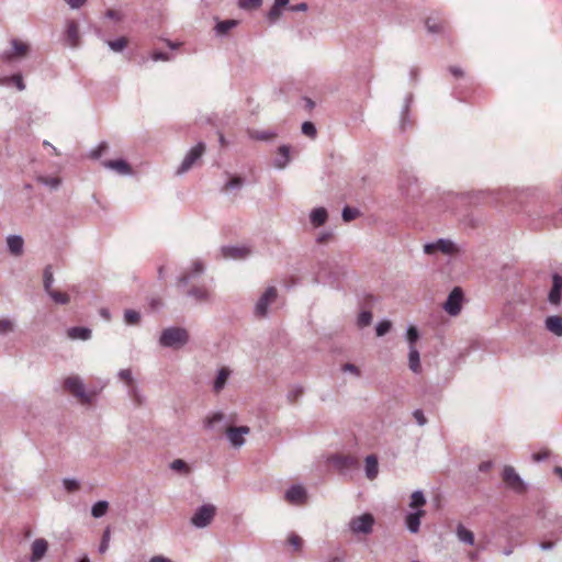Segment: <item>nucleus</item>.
<instances>
[{"instance_id": "nucleus-1", "label": "nucleus", "mask_w": 562, "mask_h": 562, "mask_svg": "<svg viewBox=\"0 0 562 562\" xmlns=\"http://www.w3.org/2000/svg\"><path fill=\"white\" fill-rule=\"evenodd\" d=\"M190 340L189 331L184 327L171 326L165 328L159 337V345L165 348L180 349Z\"/></svg>"}, {"instance_id": "nucleus-2", "label": "nucleus", "mask_w": 562, "mask_h": 562, "mask_svg": "<svg viewBox=\"0 0 562 562\" xmlns=\"http://www.w3.org/2000/svg\"><path fill=\"white\" fill-rule=\"evenodd\" d=\"M215 514L216 507L213 504H204L195 510L190 521L195 528H205L212 522Z\"/></svg>"}, {"instance_id": "nucleus-3", "label": "nucleus", "mask_w": 562, "mask_h": 562, "mask_svg": "<svg viewBox=\"0 0 562 562\" xmlns=\"http://www.w3.org/2000/svg\"><path fill=\"white\" fill-rule=\"evenodd\" d=\"M205 147L206 146L203 142H199L194 147H192L184 156L176 173L178 176H181L188 172L194 166V164L203 156V154L205 153Z\"/></svg>"}, {"instance_id": "nucleus-4", "label": "nucleus", "mask_w": 562, "mask_h": 562, "mask_svg": "<svg viewBox=\"0 0 562 562\" xmlns=\"http://www.w3.org/2000/svg\"><path fill=\"white\" fill-rule=\"evenodd\" d=\"M64 387L71 393L74 396L79 398L82 403L89 404L92 401V396L86 393L85 385L80 378L69 376L64 382Z\"/></svg>"}, {"instance_id": "nucleus-5", "label": "nucleus", "mask_w": 562, "mask_h": 562, "mask_svg": "<svg viewBox=\"0 0 562 562\" xmlns=\"http://www.w3.org/2000/svg\"><path fill=\"white\" fill-rule=\"evenodd\" d=\"M277 296V289L274 286H269L257 301L255 305V315L261 318L266 317L269 305L276 301Z\"/></svg>"}, {"instance_id": "nucleus-6", "label": "nucleus", "mask_w": 562, "mask_h": 562, "mask_svg": "<svg viewBox=\"0 0 562 562\" xmlns=\"http://www.w3.org/2000/svg\"><path fill=\"white\" fill-rule=\"evenodd\" d=\"M503 481L505 484L517 493H521L526 490V485L521 477L517 474L512 465H505L503 470Z\"/></svg>"}, {"instance_id": "nucleus-7", "label": "nucleus", "mask_w": 562, "mask_h": 562, "mask_svg": "<svg viewBox=\"0 0 562 562\" xmlns=\"http://www.w3.org/2000/svg\"><path fill=\"white\" fill-rule=\"evenodd\" d=\"M424 251L428 255H432L437 251H441L445 255H452L457 251V246L450 239L439 238L434 243L426 244L424 246Z\"/></svg>"}, {"instance_id": "nucleus-8", "label": "nucleus", "mask_w": 562, "mask_h": 562, "mask_svg": "<svg viewBox=\"0 0 562 562\" xmlns=\"http://www.w3.org/2000/svg\"><path fill=\"white\" fill-rule=\"evenodd\" d=\"M374 518L371 514H363L351 519L349 526L355 533H369L372 530Z\"/></svg>"}, {"instance_id": "nucleus-9", "label": "nucleus", "mask_w": 562, "mask_h": 562, "mask_svg": "<svg viewBox=\"0 0 562 562\" xmlns=\"http://www.w3.org/2000/svg\"><path fill=\"white\" fill-rule=\"evenodd\" d=\"M250 432V428L248 426H232L226 429V435L235 448H240L245 443V435H248Z\"/></svg>"}, {"instance_id": "nucleus-10", "label": "nucleus", "mask_w": 562, "mask_h": 562, "mask_svg": "<svg viewBox=\"0 0 562 562\" xmlns=\"http://www.w3.org/2000/svg\"><path fill=\"white\" fill-rule=\"evenodd\" d=\"M333 465L339 471H348L358 468L359 463L356 457L335 454L330 459Z\"/></svg>"}, {"instance_id": "nucleus-11", "label": "nucleus", "mask_w": 562, "mask_h": 562, "mask_svg": "<svg viewBox=\"0 0 562 562\" xmlns=\"http://www.w3.org/2000/svg\"><path fill=\"white\" fill-rule=\"evenodd\" d=\"M561 294H562V277L559 273H554L552 276V288L548 294V301L552 305L561 304Z\"/></svg>"}, {"instance_id": "nucleus-12", "label": "nucleus", "mask_w": 562, "mask_h": 562, "mask_svg": "<svg viewBox=\"0 0 562 562\" xmlns=\"http://www.w3.org/2000/svg\"><path fill=\"white\" fill-rule=\"evenodd\" d=\"M221 251L227 259H245L250 254V249L245 246H224Z\"/></svg>"}, {"instance_id": "nucleus-13", "label": "nucleus", "mask_w": 562, "mask_h": 562, "mask_svg": "<svg viewBox=\"0 0 562 562\" xmlns=\"http://www.w3.org/2000/svg\"><path fill=\"white\" fill-rule=\"evenodd\" d=\"M65 41L68 46L76 48L80 43L79 29L76 21H68L65 31Z\"/></svg>"}, {"instance_id": "nucleus-14", "label": "nucleus", "mask_w": 562, "mask_h": 562, "mask_svg": "<svg viewBox=\"0 0 562 562\" xmlns=\"http://www.w3.org/2000/svg\"><path fill=\"white\" fill-rule=\"evenodd\" d=\"M12 50L5 52L2 54V58L5 60H11L15 57L24 56L29 50V45L20 42L19 40L13 38L11 41Z\"/></svg>"}, {"instance_id": "nucleus-15", "label": "nucleus", "mask_w": 562, "mask_h": 562, "mask_svg": "<svg viewBox=\"0 0 562 562\" xmlns=\"http://www.w3.org/2000/svg\"><path fill=\"white\" fill-rule=\"evenodd\" d=\"M425 515L424 509L408 513L405 517V525L409 532L417 533L420 527V518Z\"/></svg>"}, {"instance_id": "nucleus-16", "label": "nucleus", "mask_w": 562, "mask_h": 562, "mask_svg": "<svg viewBox=\"0 0 562 562\" xmlns=\"http://www.w3.org/2000/svg\"><path fill=\"white\" fill-rule=\"evenodd\" d=\"M204 272V266L200 260L193 262L192 269L188 273H183L178 278V285L186 286L191 279L201 276Z\"/></svg>"}, {"instance_id": "nucleus-17", "label": "nucleus", "mask_w": 562, "mask_h": 562, "mask_svg": "<svg viewBox=\"0 0 562 562\" xmlns=\"http://www.w3.org/2000/svg\"><path fill=\"white\" fill-rule=\"evenodd\" d=\"M48 549V542L43 539L38 538L34 540L32 543V554L30 557V562H38L47 552Z\"/></svg>"}, {"instance_id": "nucleus-18", "label": "nucleus", "mask_w": 562, "mask_h": 562, "mask_svg": "<svg viewBox=\"0 0 562 562\" xmlns=\"http://www.w3.org/2000/svg\"><path fill=\"white\" fill-rule=\"evenodd\" d=\"M102 165L108 168L116 171L120 175L127 176L132 173V168L128 162L124 159H114V160H105Z\"/></svg>"}, {"instance_id": "nucleus-19", "label": "nucleus", "mask_w": 562, "mask_h": 562, "mask_svg": "<svg viewBox=\"0 0 562 562\" xmlns=\"http://www.w3.org/2000/svg\"><path fill=\"white\" fill-rule=\"evenodd\" d=\"M306 498V491L301 485H292L285 492V499L292 504H300Z\"/></svg>"}, {"instance_id": "nucleus-20", "label": "nucleus", "mask_w": 562, "mask_h": 562, "mask_svg": "<svg viewBox=\"0 0 562 562\" xmlns=\"http://www.w3.org/2000/svg\"><path fill=\"white\" fill-rule=\"evenodd\" d=\"M7 246L11 255L19 257L23 254L24 240L21 235H9Z\"/></svg>"}, {"instance_id": "nucleus-21", "label": "nucleus", "mask_w": 562, "mask_h": 562, "mask_svg": "<svg viewBox=\"0 0 562 562\" xmlns=\"http://www.w3.org/2000/svg\"><path fill=\"white\" fill-rule=\"evenodd\" d=\"M328 220V212L325 207H315L310 213V222L314 227L323 226Z\"/></svg>"}, {"instance_id": "nucleus-22", "label": "nucleus", "mask_w": 562, "mask_h": 562, "mask_svg": "<svg viewBox=\"0 0 562 562\" xmlns=\"http://www.w3.org/2000/svg\"><path fill=\"white\" fill-rule=\"evenodd\" d=\"M413 99H414L413 93H408L404 100V104H403V108L401 111V121H400V128L403 132L406 130L407 126L411 125V121L408 120V113H409L411 105L413 103Z\"/></svg>"}, {"instance_id": "nucleus-23", "label": "nucleus", "mask_w": 562, "mask_h": 562, "mask_svg": "<svg viewBox=\"0 0 562 562\" xmlns=\"http://www.w3.org/2000/svg\"><path fill=\"white\" fill-rule=\"evenodd\" d=\"M546 329L555 336H562V316H548L544 321Z\"/></svg>"}, {"instance_id": "nucleus-24", "label": "nucleus", "mask_w": 562, "mask_h": 562, "mask_svg": "<svg viewBox=\"0 0 562 562\" xmlns=\"http://www.w3.org/2000/svg\"><path fill=\"white\" fill-rule=\"evenodd\" d=\"M290 162V146L281 145L278 148V156L276 157L273 165L278 169H283Z\"/></svg>"}, {"instance_id": "nucleus-25", "label": "nucleus", "mask_w": 562, "mask_h": 562, "mask_svg": "<svg viewBox=\"0 0 562 562\" xmlns=\"http://www.w3.org/2000/svg\"><path fill=\"white\" fill-rule=\"evenodd\" d=\"M67 335L70 339L88 340L91 338V329L88 327L75 326L67 330Z\"/></svg>"}, {"instance_id": "nucleus-26", "label": "nucleus", "mask_w": 562, "mask_h": 562, "mask_svg": "<svg viewBox=\"0 0 562 562\" xmlns=\"http://www.w3.org/2000/svg\"><path fill=\"white\" fill-rule=\"evenodd\" d=\"M379 473V462L374 454H370L366 458V476L369 480H374Z\"/></svg>"}, {"instance_id": "nucleus-27", "label": "nucleus", "mask_w": 562, "mask_h": 562, "mask_svg": "<svg viewBox=\"0 0 562 562\" xmlns=\"http://www.w3.org/2000/svg\"><path fill=\"white\" fill-rule=\"evenodd\" d=\"M187 295L193 297L196 302H209L211 294L206 288L193 286L188 290Z\"/></svg>"}, {"instance_id": "nucleus-28", "label": "nucleus", "mask_w": 562, "mask_h": 562, "mask_svg": "<svg viewBox=\"0 0 562 562\" xmlns=\"http://www.w3.org/2000/svg\"><path fill=\"white\" fill-rule=\"evenodd\" d=\"M408 366H409V369L414 372V373H419L420 372V356H419V351L417 350L416 346H409V351H408Z\"/></svg>"}, {"instance_id": "nucleus-29", "label": "nucleus", "mask_w": 562, "mask_h": 562, "mask_svg": "<svg viewBox=\"0 0 562 562\" xmlns=\"http://www.w3.org/2000/svg\"><path fill=\"white\" fill-rule=\"evenodd\" d=\"M443 310L451 316H457V286H454L443 304Z\"/></svg>"}, {"instance_id": "nucleus-30", "label": "nucleus", "mask_w": 562, "mask_h": 562, "mask_svg": "<svg viewBox=\"0 0 562 562\" xmlns=\"http://www.w3.org/2000/svg\"><path fill=\"white\" fill-rule=\"evenodd\" d=\"M249 136H250V138L256 139V140L268 142V140L276 138L277 133L274 131H270V130H268V131L252 130V131H249Z\"/></svg>"}, {"instance_id": "nucleus-31", "label": "nucleus", "mask_w": 562, "mask_h": 562, "mask_svg": "<svg viewBox=\"0 0 562 562\" xmlns=\"http://www.w3.org/2000/svg\"><path fill=\"white\" fill-rule=\"evenodd\" d=\"M231 374V371L227 368H222L216 375V379L214 381V391L220 392L226 384L227 379Z\"/></svg>"}, {"instance_id": "nucleus-32", "label": "nucleus", "mask_w": 562, "mask_h": 562, "mask_svg": "<svg viewBox=\"0 0 562 562\" xmlns=\"http://www.w3.org/2000/svg\"><path fill=\"white\" fill-rule=\"evenodd\" d=\"M426 504L425 495L422 491H415L411 496L409 507L412 509L418 510L423 509V506Z\"/></svg>"}, {"instance_id": "nucleus-33", "label": "nucleus", "mask_w": 562, "mask_h": 562, "mask_svg": "<svg viewBox=\"0 0 562 562\" xmlns=\"http://www.w3.org/2000/svg\"><path fill=\"white\" fill-rule=\"evenodd\" d=\"M459 541L469 546H477L475 543L474 533L459 524Z\"/></svg>"}, {"instance_id": "nucleus-34", "label": "nucleus", "mask_w": 562, "mask_h": 562, "mask_svg": "<svg viewBox=\"0 0 562 562\" xmlns=\"http://www.w3.org/2000/svg\"><path fill=\"white\" fill-rule=\"evenodd\" d=\"M36 181L43 186L49 187L52 190H56L59 188L61 183V179L58 177H46L38 176L36 177Z\"/></svg>"}, {"instance_id": "nucleus-35", "label": "nucleus", "mask_w": 562, "mask_h": 562, "mask_svg": "<svg viewBox=\"0 0 562 562\" xmlns=\"http://www.w3.org/2000/svg\"><path fill=\"white\" fill-rule=\"evenodd\" d=\"M236 25V20H224L216 24L215 32L217 35H226Z\"/></svg>"}, {"instance_id": "nucleus-36", "label": "nucleus", "mask_w": 562, "mask_h": 562, "mask_svg": "<svg viewBox=\"0 0 562 562\" xmlns=\"http://www.w3.org/2000/svg\"><path fill=\"white\" fill-rule=\"evenodd\" d=\"M169 468L172 471L179 472V473H181L183 475H188L191 472V469H190L189 464L186 461H183L182 459L173 460L169 464Z\"/></svg>"}, {"instance_id": "nucleus-37", "label": "nucleus", "mask_w": 562, "mask_h": 562, "mask_svg": "<svg viewBox=\"0 0 562 562\" xmlns=\"http://www.w3.org/2000/svg\"><path fill=\"white\" fill-rule=\"evenodd\" d=\"M109 509V503L106 501H99L95 504H93L91 508V515L94 518H101L103 517Z\"/></svg>"}, {"instance_id": "nucleus-38", "label": "nucleus", "mask_w": 562, "mask_h": 562, "mask_svg": "<svg viewBox=\"0 0 562 562\" xmlns=\"http://www.w3.org/2000/svg\"><path fill=\"white\" fill-rule=\"evenodd\" d=\"M46 293L57 304L66 305L70 301V296L67 293H63V292L56 291L54 289H52L50 291H47Z\"/></svg>"}, {"instance_id": "nucleus-39", "label": "nucleus", "mask_w": 562, "mask_h": 562, "mask_svg": "<svg viewBox=\"0 0 562 562\" xmlns=\"http://www.w3.org/2000/svg\"><path fill=\"white\" fill-rule=\"evenodd\" d=\"M225 416L223 413H215L211 417H207L204 422V427L206 429H216L217 424L222 423L224 420Z\"/></svg>"}, {"instance_id": "nucleus-40", "label": "nucleus", "mask_w": 562, "mask_h": 562, "mask_svg": "<svg viewBox=\"0 0 562 562\" xmlns=\"http://www.w3.org/2000/svg\"><path fill=\"white\" fill-rule=\"evenodd\" d=\"M106 44L113 52L120 53L126 48L128 42L125 37L122 36L113 41H106Z\"/></svg>"}, {"instance_id": "nucleus-41", "label": "nucleus", "mask_w": 562, "mask_h": 562, "mask_svg": "<svg viewBox=\"0 0 562 562\" xmlns=\"http://www.w3.org/2000/svg\"><path fill=\"white\" fill-rule=\"evenodd\" d=\"M124 322L127 325H138L140 322V314L135 310H125Z\"/></svg>"}, {"instance_id": "nucleus-42", "label": "nucleus", "mask_w": 562, "mask_h": 562, "mask_svg": "<svg viewBox=\"0 0 562 562\" xmlns=\"http://www.w3.org/2000/svg\"><path fill=\"white\" fill-rule=\"evenodd\" d=\"M54 277L52 271V266H46L43 272V283L45 292L50 291L53 288Z\"/></svg>"}, {"instance_id": "nucleus-43", "label": "nucleus", "mask_w": 562, "mask_h": 562, "mask_svg": "<svg viewBox=\"0 0 562 562\" xmlns=\"http://www.w3.org/2000/svg\"><path fill=\"white\" fill-rule=\"evenodd\" d=\"M426 27H427L428 32L432 33V34H438L443 31V24L434 18H428L426 20Z\"/></svg>"}, {"instance_id": "nucleus-44", "label": "nucleus", "mask_w": 562, "mask_h": 562, "mask_svg": "<svg viewBox=\"0 0 562 562\" xmlns=\"http://www.w3.org/2000/svg\"><path fill=\"white\" fill-rule=\"evenodd\" d=\"M360 215V211L356 207L345 206L341 212L345 222H351Z\"/></svg>"}, {"instance_id": "nucleus-45", "label": "nucleus", "mask_w": 562, "mask_h": 562, "mask_svg": "<svg viewBox=\"0 0 562 562\" xmlns=\"http://www.w3.org/2000/svg\"><path fill=\"white\" fill-rule=\"evenodd\" d=\"M304 393V390L301 385H294L292 386L286 398L290 403H295Z\"/></svg>"}, {"instance_id": "nucleus-46", "label": "nucleus", "mask_w": 562, "mask_h": 562, "mask_svg": "<svg viewBox=\"0 0 562 562\" xmlns=\"http://www.w3.org/2000/svg\"><path fill=\"white\" fill-rule=\"evenodd\" d=\"M406 339H407V342H408V347L409 346H415V344L419 339V333H418V329L415 326L409 325L407 327V329H406Z\"/></svg>"}, {"instance_id": "nucleus-47", "label": "nucleus", "mask_w": 562, "mask_h": 562, "mask_svg": "<svg viewBox=\"0 0 562 562\" xmlns=\"http://www.w3.org/2000/svg\"><path fill=\"white\" fill-rule=\"evenodd\" d=\"M372 322V313L370 311H362L357 318V325L360 328L369 326Z\"/></svg>"}, {"instance_id": "nucleus-48", "label": "nucleus", "mask_w": 562, "mask_h": 562, "mask_svg": "<svg viewBox=\"0 0 562 562\" xmlns=\"http://www.w3.org/2000/svg\"><path fill=\"white\" fill-rule=\"evenodd\" d=\"M262 0H238V5L243 10H256L260 8Z\"/></svg>"}, {"instance_id": "nucleus-49", "label": "nucleus", "mask_w": 562, "mask_h": 562, "mask_svg": "<svg viewBox=\"0 0 562 562\" xmlns=\"http://www.w3.org/2000/svg\"><path fill=\"white\" fill-rule=\"evenodd\" d=\"M244 186V179L241 177L235 176L229 181L226 182L223 191L227 190H237Z\"/></svg>"}, {"instance_id": "nucleus-50", "label": "nucleus", "mask_w": 562, "mask_h": 562, "mask_svg": "<svg viewBox=\"0 0 562 562\" xmlns=\"http://www.w3.org/2000/svg\"><path fill=\"white\" fill-rule=\"evenodd\" d=\"M302 133L312 139H314L317 136V130L314 123L310 121H306L302 124Z\"/></svg>"}, {"instance_id": "nucleus-51", "label": "nucleus", "mask_w": 562, "mask_h": 562, "mask_svg": "<svg viewBox=\"0 0 562 562\" xmlns=\"http://www.w3.org/2000/svg\"><path fill=\"white\" fill-rule=\"evenodd\" d=\"M63 486H64V488L67 492L74 493V492H77L79 490L80 483L76 479L66 477V479L63 480Z\"/></svg>"}, {"instance_id": "nucleus-52", "label": "nucleus", "mask_w": 562, "mask_h": 562, "mask_svg": "<svg viewBox=\"0 0 562 562\" xmlns=\"http://www.w3.org/2000/svg\"><path fill=\"white\" fill-rule=\"evenodd\" d=\"M288 542L290 546L293 547V549L295 551H301L302 547H303V540L301 539L300 536H297L296 533L294 532H291L288 537Z\"/></svg>"}, {"instance_id": "nucleus-53", "label": "nucleus", "mask_w": 562, "mask_h": 562, "mask_svg": "<svg viewBox=\"0 0 562 562\" xmlns=\"http://www.w3.org/2000/svg\"><path fill=\"white\" fill-rule=\"evenodd\" d=\"M392 324L390 321H381L376 324V336L382 337L390 331Z\"/></svg>"}, {"instance_id": "nucleus-54", "label": "nucleus", "mask_w": 562, "mask_h": 562, "mask_svg": "<svg viewBox=\"0 0 562 562\" xmlns=\"http://www.w3.org/2000/svg\"><path fill=\"white\" fill-rule=\"evenodd\" d=\"M14 330V324L8 318H0V334L7 335Z\"/></svg>"}, {"instance_id": "nucleus-55", "label": "nucleus", "mask_w": 562, "mask_h": 562, "mask_svg": "<svg viewBox=\"0 0 562 562\" xmlns=\"http://www.w3.org/2000/svg\"><path fill=\"white\" fill-rule=\"evenodd\" d=\"M111 531L110 528H105L102 535L101 543L99 546V552L104 553L109 548Z\"/></svg>"}, {"instance_id": "nucleus-56", "label": "nucleus", "mask_w": 562, "mask_h": 562, "mask_svg": "<svg viewBox=\"0 0 562 562\" xmlns=\"http://www.w3.org/2000/svg\"><path fill=\"white\" fill-rule=\"evenodd\" d=\"M281 9L282 8L276 7L274 4L271 7V9L269 10V12L267 14L268 20L271 23H274L276 21H278L280 19V16L282 14Z\"/></svg>"}, {"instance_id": "nucleus-57", "label": "nucleus", "mask_w": 562, "mask_h": 562, "mask_svg": "<svg viewBox=\"0 0 562 562\" xmlns=\"http://www.w3.org/2000/svg\"><path fill=\"white\" fill-rule=\"evenodd\" d=\"M117 376L122 381H125L128 385L134 386L133 385L134 379L132 376V371L130 369H122V370H120L119 373H117Z\"/></svg>"}, {"instance_id": "nucleus-58", "label": "nucleus", "mask_w": 562, "mask_h": 562, "mask_svg": "<svg viewBox=\"0 0 562 562\" xmlns=\"http://www.w3.org/2000/svg\"><path fill=\"white\" fill-rule=\"evenodd\" d=\"M108 149V144L105 142L100 143V145L91 150L90 157L93 159H99L102 154Z\"/></svg>"}, {"instance_id": "nucleus-59", "label": "nucleus", "mask_w": 562, "mask_h": 562, "mask_svg": "<svg viewBox=\"0 0 562 562\" xmlns=\"http://www.w3.org/2000/svg\"><path fill=\"white\" fill-rule=\"evenodd\" d=\"M10 81H12L19 91H23L25 89V85L23 81V78L20 74H15L9 78Z\"/></svg>"}, {"instance_id": "nucleus-60", "label": "nucleus", "mask_w": 562, "mask_h": 562, "mask_svg": "<svg viewBox=\"0 0 562 562\" xmlns=\"http://www.w3.org/2000/svg\"><path fill=\"white\" fill-rule=\"evenodd\" d=\"M413 416L419 426H424L427 423V418L425 417L422 409H415L413 412Z\"/></svg>"}, {"instance_id": "nucleus-61", "label": "nucleus", "mask_w": 562, "mask_h": 562, "mask_svg": "<svg viewBox=\"0 0 562 562\" xmlns=\"http://www.w3.org/2000/svg\"><path fill=\"white\" fill-rule=\"evenodd\" d=\"M341 369H342L344 372H350V373H353L357 376L360 375V370L353 363H349V362L345 363Z\"/></svg>"}, {"instance_id": "nucleus-62", "label": "nucleus", "mask_w": 562, "mask_h": 562, "mask_svg": "<svg viewBox=\"0 0 562 562\" xmlns=\"http://www.w3.org/2000/svg\"><path fill=\"white\" fill-rule=\"evenodd\" d=\"M549 458V451L537 452L531 456L535 462H541Z\"/></svg>"}, {"instance_id": "nucleus-63", "label": "nucleus", "mask_w": 562, "mask_h": 562, "mask_svg": "<svg viewBox=\"0 0 562 562\" xmlns=\"http://www.w3.org/2000/svg\"><path fill=\"white\" fill-rule=\"evenodd\" d=\"M151 58L156 61L158 60H169L170 59V55L168 53H164V52H155L153 55H151Z\"/></svg>"}, {"instance_id": "nucleus-64", "label": "nucleus", "mask_w": 562, "mask_h": 562, "mask_svg": "<svg viewBox=\"0 0 562 562\" xmlns=\"http://www.w3.org/2000/svg\"><path fill=\"white\" fill-rule=\"evenodd\" d=\"M331 238V233L330 232H323L321 233L317 238H316V243L317 244H325L327 243L329 239Z\"/></svg>"}]
</instances>
